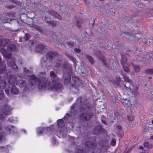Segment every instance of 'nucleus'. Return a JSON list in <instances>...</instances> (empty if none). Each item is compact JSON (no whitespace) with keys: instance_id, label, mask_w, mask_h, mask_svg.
<instances>
[{"instance_id":"nucleus-37","label":"nucleus","mask_w":153,"mask_h":153,"mask_svg":"<svg viewBox=\"0 0 153 153\" xmlns=\"http://www.w3.org/2000/svg\"><path fill=\"white\" fill-rule=\"evenodd\" d=\"M22 82H21V83H22Z\"/></svg>"},{"instance_id":"nucleus-33","label":"nucleus","mask_w":153,"mask_h":153,"mask_svg":"<svg viewBox=\"0 0 153 153\" xmlns=\"http://www.w3.org/2000/svg\"><path fill=\"white\" fill-rule=\"evenodd\" d=\"M43 47L42 46H41V48H42Z\"/></svg>"},{"instance_id":"nucleus-36","label":"nucleus","mask_w":153,"mask_h":153,"mask_svg":"<svg viewBox=\"0 0 153 153\" xmlns=\"http://www.w3.org/2000/svg\"><path fill=\"white\" fill-rule=\"evenodd\" d=\"M85 144L86 145H87L86 143H85Z\"/></svg>"},{"instance_id":"nucleus-19","label":"nucleus","mask_w":153,"mask_h":153,"mask_svg":"<svg viewBox=\"0 0 153 153\" xmlns=\"http://www.w3.org/2000/svg\"><path fill=\"white\" fill-rule=\"evenodd\" d=\"M111 144L113 146H114L115 144L116 143V141L114 139H112L111 141Z\"/></svg>"},{"instance_id":"nucleus-16","label":"nucleus","mask_w":153,"mask_h":153,"mask_svg":"<svg viewBox=\"0 0 153 153\" xmlns=\"http://www.w3.org/2000/svg\"><path fill=\"white\" fill-rule=\"evenodd\" d=\"M13 127L12 126H10L6 128V130L7 131H13Z\"/></svg>"},{"instance_id":"nucleus-12","label":"nucleus","mask_w":153,"mask_h":153,"mask_svg":"<svg viewBox=\"0 0 153 153\" xmlns=\"http://www.w3.org/2000/svg\"><path fill=\"white\" fill-rule=\"evenodd\" d=\"M86 120H88L90 119L91 117V116L88 114H83L82 116Z\"/></svg>"},{"instance_id":"nucleus-9","label":"nucleus","mask_w":153,"mask_h":153,"mask_svg":"<svg viewBox=\"0 0 153 153\" xmlns=\"http://www.w3.org/2000/svg\"><path fill=\"white\" fill-rule=\"evenodd\" d=\"M44 130V129L42 128H39L37 129V133L38 135H40Z\"/></svg>"},{"instance_id":"nucleus-20","label":"nucleus","mask_w":153,"mask_h":153,"mask_svg":"<svg viewBox=\"0 0 153 153\" xmlns=\"http://www.w3.org/2000/svg\"><path fill=\"white\" fill-rule=\"evenodd\" d=\"M147 72L150 74L153 73V69H149L147 70Z\"/></svg>"},{"instance_id":"nucleus-30","label":"nucleus","mask_w":153,"mask_h":153,"mask_svg":"<svg viewBox=\"0 0 153 153\" xmlns=\"http://www.w3.org/2000/svg\"><path fill=\"white\" fill-rule=\"evenodd\" d=\"M119 129H121V126H119Z\"/></svg>"},{"instance_id":"nucleus-13","label":"nucleus","mask_w":153,"mask_h":153,"mask_svg":"<svg viewBox=\"0 0 153 153\" xmlns=\"http://www.w3.org/2000/svg\"><path fill=\"white\" fill-rule=\"evenodd\" d=\"M8 65L12 66L14 69L17 68V66L16 65H15L13 62H11L10 63H8Z\"/></svg>"},{"instance_id":"nucleus-15","label":"nucleus","mask_w":153,"mask_h":153,"mask_svg":"<svg viewBox=\"0 0 153 153\" xmlns=\"http://www.w3.org/2000/svg\"><path fill=\"white\" fill-rule=\"evenodd\" d=\"M87 58H88V59L89 60V61L90 62V63L91 64H93V58L92 57H91L90 56H87Z\"/></svg>"},{"instance_id":"nucleus-25","label":"nucleus","mask_w":153,"mask_h":153,"mask_svg":"<svg viewBox=\"0 0 153 153\" xmlns=\"http://www.w3.org/2000/svg\"><path fill=\"white\" fill-rule=\"evenodd\" d=\"M14 5L12 4V5H11L10 6H7V7H9V8H12V7H14Z\"/></svg>"},{"instance_id":"nucleus-3","label":"nucleus","mask_w":153,"mask_h":153,"mask_svg":"<svg viewBox=\"0 0 153 153\" xmlns=\"http://www.w3.org/2000/svg\"><path fill=\"white\" fill-rule=\"evenodd\" d=\"M13 15L9 13H7L5 15L1 17V20L4 23H8L13 19Z\"/></svg>"},{"instance_id":"nucleus-5","label":"nucleus","mask_w":153,"mask_h":153,"mask_svg":"<svg viewBox=\"0 0 153 153\" xmlns=\"http://www.w3.org/2000/svg\"><path fill=\"white\" fill-rule=\"evenodd\" d=\"M1 112H2L4 114H9L10 112V107L8 105L5 106L3 108Z\"/></svg>"},{"instance_id":"nucleus-6","label":"nucleus","mask_w":153,"mask_h":153,"mask_svg":"<svg viewBox=\"0 0 153 153\" xmlns=\"http://www.w3.org/2000/svg\"><path fill=\"white\" fill-rule=\"evenodd\" d=\"M124 79L127 81L126 84L124 85L125 89L126 90H127V89H128V90H130V89L131 88L130 87L131 85L129 82H130L129 80L127 77H124Z\"/></svg>"},{"instance_id":"nucleus-11","label":"nucleus","mask_w":153,"mask_h":153,"mask_svg":"<svg viewBox=\"0 0 153 153\" xmlns=\"http://www.w3.org/2000/svg\"><path fill=\"white\" fill-rule=\"evenodd\" d=\"M133 68L136 71H139L140 70V67L137 65H134L133 66Z\"/></svg>"},{"instance_id":"nucleus-23","label":"nucleus","mask_w":153,"mask_h":153,"mask_svg":"<svg viewBox=\"0 0 153 153\" xmlns=\"http://www.w3.org/2000/svg\"><path fill=\"white\" fill-rule=\"evenodd\" d=\"M74 51L76 53H79L80 52V50L79 49L76 48L74 49Z\"/></svg>"},{"instance_id":"nucleus-27","label":"nucleus","mask_w":153,"mask_h":153,"mask_svg":"<svg viewBox=\"0 0 153 153\" xmlns=\"http://www.w3.org/2000/svg\"><path fill=\"white\" fill-rule=\"evenodd\" d=\"M60 121H62V120H58L57 121V123H59V122H60Z\"/></svg>"},{"instance_id":"nucleus-24","label":"nucleus","mask_w":153,"mask_h":153,"mask_svg":"<svg viewBox=\"0 0 153 153\" xmlns=\"http://www.w3.org/2000/svg\"><path fill=\"white\" fill-rule=\"evenodd\" d=\"M1 112H0V119L3 117L4 116V114H1Z\"/></svg>"},{"instance_id":"nucleus-4","label":"nucleus","mask_w":153,"mask_h":153,"mask_svg":"<svg viewBox=\"0 0 153 153\" xmlns=\"http://www.w3.org/2000/svg\"><path fill=\"white\" fill-rule=\"evenodd\" d=\"M6 83L4 81H1L0 82V89H3L6 87ZM3 94V92L1 90H0V97L2 96Z\"/></svg>"},{"instance_id":"nucleus-22","label":"nucleus","mask_w":153,"mask_h":153,"mask_svg":"<svg viewBox=\"0 0 153 153\" xmlns=\"http://www.w3.org/2000/svg\"><path fill=\"white\" fill-rule=\"evenodd\" d=\"M129 120H133L134 119V117L133 116H131V117L129 116L128 117Z\"/></svg>"},{"instance_id":"nucleus-21","label":"nucleus","mask_w":153,"mask_h":153,"mask_svg":"<svg viewBox=\"0 0 153 153\" xmlns=\"http://www.w3.org/2000/svg\"><path fill=\"white\" fill-rule=\"evenodd\" d=\"M144 145L145 147H149V143L147 142H145L144 144Z\"/></svg>"},{"instance_id":"nucleus-26","label":"nucleus","mask_w":153,"mask_h":153,"mask_svg":"<svg viewBox=\"0 0 153 153\" xmlns=\"http://www.w3.org/2000/svg\"><path fill=\"white\" fill-rule=\"evenodd\" d=\"M139 148L140 149H143V147L142 146H141L140 147V148Z\"/></svg>"},{"instance_id":"nucleus-1","label":"nucleus","mask_w":153,"mask_h":153,"mask_svg":"<svg viewBox=\"0 0 153 153\" xmlns=\"http://www.w3.org/2000/svg\"><path fill=\"white\" fill-rule=\"evenodd\" d=\"M50 76L55 79H53L52 84L48 81H45L43 79L39 80L36 78L34 76H32L30 77L29 80L30 85L34 87L36 85L37 82V86L39 89H48V90H55L59 88L61 85L56 81L57 77L54 72L52 71L50 73Z\"/></svg>"},{"instance_id":"nucleus-14","label":"nucleus","mask_w":153,"mask_h":153,"mask_svg":"<svg viewBox=\"0 0 153 153\" xmlns=\"http://www.w3.org/2000/svg\"><path fill=\"white\" fill-rule=\"evenodd\" d=\"M123 68L124 70L127 72H129V68L126 65H123Z\"/></svg>"},{"instance_id":"nucleus-29","label":"nucleus","mask_w":153,"mask_h":153,"mask_svg":"<svg viewBox=\"0 0 153 153\" xmlns=\"http://www.w3.org/2000/svg\"><path fill=\"white\" fill-rule=\"evenodd\" d=\"M2 137V136H0V141L1 140Z\"/></svg>"},{"instance_id":"nucleus-8","label":"nucleus","mask_w":153,"mask_h":153,"mask_svg":"<svg viewBox=\"0 0 153 153\" xmlns=\"http://www.w3.org/2000/svg\"><path fill=\"white\" fill-rule=\"evenodd\" d=\"M11 92L13 94H16L18 93V90L15 86H13L11 89Z\"/></svg>"},{"instance_id":"nucleus-17","label":"nucleus","mask_w":153,"mask_h":153,"mask_svg":"<svg viewBox=\"0 0 153 153\" xmlns=\"http://www.w3.org/2000/svg\"><path fill=\"white\" fill-rule=\"evenodd\" d=\"M30 38V36L29 34H26L25 39L26 40H28Z\"/></svg>"},{"instance_id":"nucleus-28","label":"nucleus","mask_w":153,"mask_h":153,"mask_svg":"<svg viewBox=\"0 0 153 153\" xmlns=\"http://www.w3.org/2000/svg\"><path fill=\"white\" fill-rule=\"evenodd\" d=\"M150 139H153V136H151L150 137Z\"/></svg>"},{"instance_id":"nucleus-10","label":"nucleus","mask_w":153,"mask_h":153,"mask_svg":"<svg viewBox=\"0 0 153 153\" xmlns=\"http://www.w3.org/2000/svg\"><path fill=\"white\" fill-rule=\"evenodd\" d=\"M127 62V59L126 57H122V59L121 61V64L123 65L126 63Z\"/></svg>"},{"instance_id":"nucleus-7","label":"nucleus","mask_w":153,"mask_h":153,"mask_svg":"<svg viewBox=\"0 0 153 153\" xmlns=\"http://www.w3.org/2000/svg\"><path fill=\"white\" fill-rule=\"evenodd\" d=\"M122 102L123 105L125 107H129L131 106V102L127 99L123 100Z\"/></svg>"},{"instance_id":"nucleus-32","label":"nucleus","mask_w":153,"mask_h":153,"mask_svg":"<svg viewBox=\"0 0 153 153\" xmlns=\"http://www.w3.org/2000/svg\"><path fill=\"white\" fill-rule=\"evenodd\" d=\"M26 69L25 68H24V70L25 71H26Z\"/></svg>"},{"instance_id":"nucleus-18","label":"nucleus","mask_w":153,"mask_h":153,"mask_svg":"<svg viewBox=\"0 0 153 153\" xmlns=\"http://www.w3.org/2000/svg\"><path fill=\"white\" fill-rule=\"evenodd\" d=\"M54 16L55 17L58 18L59 19H61V16H59V14H58V13H56L54 14Z\"/></svg>"},{"instance_id":"nucleus-2","label":"nucleus","mask_w":153,"mask_h":153,"mask_svg":"<svg viewBox=\"0 0 153 153\" xmlns=\"http://www.w3.org/2000/svg\"><path fill=\"white\" fill-rule=\"evenodd\" d=\"M6 46L4 47V49H3L1 46H0V50L2 52L3 55L6 58H10L11 57V55L8 52L9 51H11L14 50L15 49V46L13 44L9 45L7 46V49L6 50Z\"/></svg>"},{"instance_id":"nucleus-35","label":"nucleus","mask_w":153,"mask_h":153,"mask_svg":"<svg viewBox=\"0 0 153 153\" xmlns=\"http://www.w3.org/2000/svg\"><path fill=\"white\" fill-rule=\"evenodd\" d=\"M68 45H69V43H68Z\"/></svg>"},{"instance_id":"nucleus-34","label":"nucleus","mask_w":153,"mask_h":153,"mask_svg":"<svg viewBox=\"0 0 153 153\" xmlns=\"http://www.w3.org/2000/svg\"><path fill=\"white\" fill-rule=\"evenodd\" d=\"M152 123L153 124V120L152 121Z\"/></svg>"},{"instance_id":"nucleus-31","label":"nucleus","mask_w":153,"mask_h":153,"mask_svg":"<svg viewBox=\"0 0 153 153\" xmlns=\"http://www.w3.org/2000/svg\"><path fill=\"white\" fill-rule=\"evenodd\" d=\"M70 79V77H69V81Z\"/></svg>"}]
</instances>
